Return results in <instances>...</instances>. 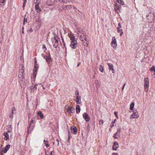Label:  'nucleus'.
I'll return each instance as SVG.
<instances>
[{
    "mask_svg": "<svg viewBox=\"0 0 155 155\" xmlns=\"http://www.w3.org/2000/svg\"><path fill=\"white\" fill-rule=\"evenodd\" d=\"M115 2V4L114 7V10L117 13H119L121 5H124V3L123 0H116Z\"/></svg>",
    "mask_w": 155,
    "mask_h": 155,
    "instance_id": "1",
    "label": "nucleus"
},
{
    "mask_svg": "<svg viewBox=\"0 0 155 155\" xmlns=\"http://www.w3.org/2000/svg\"><path fill=\"white\" fill-rule=\"evenodd\" d=\"M73 36H70V39L71 41L70 46L73 49H75L78 46V43L77 41L75 40V37Z\"/></svg>",
    "mask_w": 155,
    "mask_h": 155,
    "instance_id": "2",
    "label": "nucleus"
},
{
    "mask_svg": "<svg viewBox=\"0 0 155 155\" xmlns=\"http://www.w3.org/2000/svg\"><path fill=\"white\" fill-rule=\"evenodd\" d=\"M149 81L148 78H145L144 79V88L145 92H147L149 90Z\"/></svg>",
    "mask_w": 155,
    "mask_h": 155,
    "instance_id": "3",
    "label": "nucleus"
},
{
    "mask_svg": "<svg viewBox=\"0 0 155 155\" xmlns=\"http://www.w3.org/2000/svg\"><path fill=\"white\" fill-rule=\"evenodd\" d=\"M18 77L20 81H21L22 82L25 83V79L24 78V71L23 70H21V71L20 72Z\"/></svg>",
    "mask_w": 155,
    "mask_h": 155,
    "instance_id": "4",
    "label": "nucleus"
},
{
    "mask_svg": "<svg viewBox=\"0 0 155 155\" xmlns=\"http://www.w3.org/2000/svg\"><path fill=\"white\" fill-rule=\"evenodd\" d=\"M78 34L80 36V39L82 41L85 42L86 41V37L84 33H82L81 34V32L78 31Z\"/></svg>",
    "mask_w": 155,
    "mask_h": 155,
    "instance_id": "5",
    "label": "nucleus"
},
{
    "mask_svg": "<svg viewBox=\"0 0 155 155\" xmlns=\"http://www.w3.org/2000/svg\"><path fill=\"white\" fill-rule=\"evenodd\" d=\"M51 41L54 47L55 48H57L58 45V38L54 36L52 38Z\"/></svg>",
    "mask_w": 155,
    "mask_h": 155,
    "instance_id": "6",
    "label": "nucleus"
},
{
    "mask_svg": "<svg viewBox=\"0 0 155 155\" xmlns=\"http://www.w3.org/2000/svg\"><path fill=\"white\" fill-rule=\"evenodd\" d=\"M139 117V115L138 112L134 111L133 114L131 115L130 117V119H133L134 118H137Z\"/></svg>",
    "mask_w": 155,
    "mask_h": 155,
    "instance_id": "7",
    "label": "nucleus"
},
{
    "mask_svg": "<svg viewBox=\"0 0 155 155\" xmlns=\"http://www.w3.org/2000/svg\"><path fill=\"white\" fill-rule=\"evenodd\" d=\"M111 46L115 49L117 47V43L116 39L114 37L112 38V41L111 43Z\"/></svg>",
    "mask_w": 155,
    "mask_h": 155,
    "instance_id": "8",
    "label": "nucleus"
},
{
    "mask_svg": "<svg viewBox=\"0 0 155 155\" xmlns=\"http://www.w3.org/2000/svg\"><path fill=\"white\" fill-rule=\"evenodd\" d=\"M83 117L86 122H88L90 120V117L88 114L86 113H84L83 114Z\"/></svg>",
    "mask_w": 155,
    "mask_h": 155,
    "instance_id": "9",
    "label": "nucleus"
},
{
    "mask_svg": "<svg viewBox=\"0 0 155 155\" xmlns=\"http://www.w3.org/2000/svg\"><path fill=\"white\" fill-rule=\"evenodd\" d=\"M39 3H35V9L36 12L38 13L41 12V9L39 6Z\"/></svg>",
    "mask_w": 155,
    "mask_h": 155,
    "instance_id": "10",
    "label": "nucleus"
},
{
    "mask_svg": "<svg viewBox=\"0 0 155 155\" xmlns=\"http://www.w3.org/2000/svg\"><path fill=\"white\" fill-rule=\"evenodd\" d=\"M35 67L34 68V74H35V76H36V72L37 70L38 69V64H37L36 62V58H35Z\"/></svg>",
    "mask_w": 155,
    "mask_h": 155,
    "instance_id": "11",
    "label": "nucleus"
},
{
    "mask_svg": "<svg viewBox=\"0 0 155 155\" xmlns=\"http://www.w3.org/2000/svg\"><path fill=\"white\" fill-rule=\"evenodd\" d=\"M65 108L67 110V112L68 114H71L72 113V110H74V109H72V107L68 106H66Z\"/></svg>",
    "mask_w": 155,
    "mask_h": 155,
    "instance_id": "12",
    "label": "nucleus"
},
{
    "mask_svg": "<svg viewBox=\"0 0 155 155\" xmlns=\"http://www.w3.org/2000/svg\"><path fill=\"white\" fill-rule=\"evenodd\" d=\"M118 144L117 142H114V143L113 146V149L114 150H116L118 147Z\"/></svg>",
    "mask_w": 155,
    "mask_h": 155,
    "instance_id": "13",
    "label": "nucleus"
},
{
    "mask_svg": "<svg viewBox=\"0 0 155 155\" xmlns=\"http://www.w3.org/2000/svg\"><path fill=\"white\" fill-rule=\"evenodd\" d=\"M107 64L109 67V69L112 70V72L113 73H114V70L113 68V66L112 64L107 63Z\"/></svg>",
    "mask_w": 155,
    "mask_h": 155,
    "instance_id": "14",
    "label": "nucleus"
},
{
    "mask_svg": "<svg viewBox=\"0 0 155 155\" xmlns=\"http://www.w3.org/2000/svg\"><path fill=\"white\" fill-rule=\"evenodd\" d=\"M71 129L72 130V132L73 134H75L77 133V129L76 128L73 127H71Z\"/></svg>",
    "mask_w": 155,
    "mask_h": 155,
    "instance_id": "15",
    "label": "nucleus"
},
{
    "mask_svg": "<svg viewBox=\"0 0 155 155\" xmlns=\"http://www.w3.org/2000/svg\"><path fill=\"white\" fill-rule=\"evenodd\" d=\"M37 86V84H35L34 87L31 86L30 87L31 91V92H33L35 91L37 89L36 86Z\"/></svg>",
    "mask_w": 155,
    "mask_h": 155,
    "instance_id": "16",
    "label": "nucleus"
},
{
    "mask_svg": "<svg viewBox=\"0 0 155 155\" xmlns=\"http://www.w3.org/2000/svg\"><path fill=\"white\" fill-rule=\"evenodd\" d=\"M10 145L8 144L5 147V148L4 150L3 151V152L4 153H6L7 152V151L9 149L10 147Z\"/></svg>",
    "mask_w": 155,
    "mask_h": 155,
    "instance_id": "17",
    "label": "nucleus"
},
{
    "mask_svg": "<svg viewBox=\"0 0 155 155\" xmlns=\"http://www.w3.org/2000/svg\"><path fill=\"white\" fill-rule=\"evenodd\" d=\"M81 97L76 98L75 100L77 104H80L81 103Z\"/></svg>",
    "mask_w": 155,
    "mask_h": 155,
    "instance_id": "18",
    "label": "nucleus"
},
{
    "mask_svg": "<svg viewBox=\"0 0 155 155\" xmlns=\"http://www.w3.org/2000/svg\"><path fill=\"white\" fill-rule=\"evenodd\" d=\"M114 137L115 138H118L120 137V134L116 132L114 134Z\"/></svg>",
    "mask_w": 155,
    "mask_h": 155,
    "instance_id": "19",
    "label": "nucleus"
},
{
    "mask_svg": "<svg viewBox=\"0 0 155 155\" xmlns=\"http://www.w3.org/2000/svg\"><path fill=\"white\" fill-rule=\"evenodd\" d=\"M4 135L5 136V137L4 138V139L6 140L7 139H8L9 138V135L8 133H7L6 132H4Z\"/></svg>",
    "mask_w": 155,
    "mask_h": 155,
    "instance_id": "20",
    "label": "nucleus"
},
{
    "mask_svg": "<svg viewBox=\"0 0 155 155\" xmlns=\"http://www.w3.org/2000/svg\"><path fill=\"white\" fill-rule=\"evenodd\" d=\"M76 112L77 113H80V107L79 105H77L76 106Z\"/></svg>",
    "mask_w": 155,
    "mask_h": 155,
    "instance_id": "21",
    "label": "nucleus"
},
{
    "mask_svg": "<svg viewBox=\"0 0 155 155\" xmlns=\"http://www.w3.org/2000/svg\"><path fill=\"white\" fill-rule=\"evenodd\" d=\"M38 114L41 119H43L44 118L43 114L41 111H38Z\"/></svg>",
    "mask_w": 155,
    "mask_h": 155,
    "instance_id": "22",
    "label": "nucleus"
},
{
    "mask_svg": "<svg viewBox=\"0 0 155 155\" xmlns=\"http://www.w3.org/2000/svg\"><path fill=\"white\" fill-rule=\"evenodd\" d=\"M117 31L118 32H120V36H122V35L123 34V32L122 31V29H120V28L118 29V28H117Z\"/></svg>",
    "mask_w": 155,
    "mask_h": 155,
    "instance_id": "23",
    "label": "nucleus"
},
{
    "mask_svg": "<svg viewBox=\"0 0 155 155\" xmlns=\"http://www.w3.org/2000/svg\"><path fill=\"white\" fill-rule=\"evenodd\" d=\"M44 143L45 144V146L47 147H49V145L48 144V142L47 140H44Z\"/></svg>",
    "mask_w": 155,
    "mask_h": 155,
    "instance_id": "24",
    "label": "nucleus"
},
{
    "mask_svg": "<svg viewBox=\"0 0 155 155\" xmlns=\"http://www.w3.org/2000/svg\"><path fill=\"white\" fill-rule=\"evenodd\" d=\"M49 56L48 57V58L47 57H45V59L46 61L48 62V63H49L50 62V54H49Z\"/></svg>",
    "mask_w": 155,
    "mask_h": 155,
    "instance_id": "25",
    "label": "nucleus"
},
{
    "mask_svg": "<svg viewBox=\"0 0 155 155\" xmlns=\"http://www.w3.org/2000/svg\"><path fill=\"white\" fill-rule=\"evenodd\" d=\"M149 70L151 71H153L155 73V66H152V67L149 69Z\"/></svg>",
    "mask_w": 155,
    "mask_h": 155,
    "instance_id": "26",
    "label": "nucleus"
},
{
    "mask_svg": "<svg viewBox=\"0 0 155 155\" xmlns=\"http://www.w3.org/2000/svg\"><path fill=\"white\" fill-rule=\"evenodd\" d=\"M134 103H132L131 104L130 106V109L131 110H132L133 109L134 106Z\"/></svg>",
    "mask_w": 155,
    "mask_h": 155,
    "instance_id": "27",
    "label": "nucleus"
},
{
    "mask_svg": "<svg viewBox=\"0 0 155 155\" xmlns=\"http://www.w3.org/2000/svg\"><path fill=\"white\" fill-rule=\"evenodd\" d=\"M66 8L69 10L71 9L72 8V6L71 5L66 6Z\"/></svg>",
    "mask_w": 155,
    "mask_h": 155,
    "instance_id": "28",
    "label": "nucleus"
},
{
    "mask_svg": "<svg viewBox=\"0 0 155 155\" xmlns=\"http://www.w3.org/2000/svg\"><path fill=\"white\" fill-rule=\"evenodd\" d=\"M99 69L100 71L101 72H103L104 71V68L103 66L101 65L100 66Z\"/></svg>",
    "mask_w": 155,
    "mask_h": 155,
    "instance_id": "29",
    "label": "nucleus"
},
{
    "mask_svg": "<svg viewBox=\"0 0 155 155\" xmlns=\"http://www.w3.org/2000/svg\"><path fill=\"white\" fill-rule=\"evenodd\" d=\"M11 111H12L11 113L12 114H13L15 112L14 111H15V108L14 107H13L12 108Z\"/></svg>",
    "mask_w": 155,
    "mask_h": 155,
    "instance_id": "30",
    "label": "nucleus"
},
{
    "mask_svg": "<svg viewBox=\"0 0 155 155\" xmlns=\"http://www.w3.org/2000/svg\"><path fill=\"white\" fill-rule=\"evenodd\" d=\"M114 114H115L116 117L117 119H118V117L117 115V112L116 111H115L114 112Z\"/></svg>",
    "mask_w": 155,
    "mask_h": 155,
    "instance_id": "31",
    "label": "nucleus"
},
{
    "mask_svg": "<svg viewBox=\"0 0 155 155\" xmlns=\"http://www.w3.org/2000/svg\"><path fill=\"white\" fill-rule=\"evenodd\" d=\"M104 123V121H103V120H100L99 121V124H103Z\"/></svg>",
    "mask_w": 155,
    "mask_h": 155,
    "instance_id": "32",
    "label": "nucleus"
},
{
    "mask_svg": "<svg viewBox=\"0 0 155 155\" xmlns=\"http://www.w3.org/2000/svg\"><path fill=\"white\" fill-rule=\"evenodd\" d=\"M27 23V19H26L25 18H24V22L23 23V24L24 25L26 23Z\"/></svg>",
    "mask_w": 155,
    "mask_h": 155,
    "instance_id": "33",
    "label": "nucleus"
},
{
    "mask_svg": "<svg viewBox=\"0 0 155 155\" xmlns=\"http://www.w3.org/2000/svg\"><path fill=\"white\" fill-rule=\"evenodd\" d=\"M42 48L43 49H44V51H45V50H47V49L46 48V47L45 45H43L42 46Z\"/></svg>",
    "mask_w": 155,
    "mask_h": 155,
    "instance_id": "34",
    "label": "nucleus"
},
{
    "mask_svg": "<svg viewBox=\"0 0 155 155\" xmlns=\"http://www.w3.org/2000/svg\"><path fill=\"white\" fill-rule=\"evenodd\" d=\"M58 1L61 2H67V0H58Z\"/></svg>",
    "mask_w": 155,
    "mask_h": 155,
    "instance_id": "35",
    "label": "nucleus"
},
{
    "mask_svg": "<svg viewBox=\"0 0 155 155\" xmlns=\"http://www.w3.org/2000/svg\"><path fill=\"white\" fill-rule=\"evenodd\" d=\"M62 43L63 44V45H64V47L65 48V47H65V44L64 41L63 39L62 38Z\"/></svg>",
    "mask_w": 155,
    "mask_h": 155,
    "instance_id": "36",
    "label": "nucleus"
},
{
    "mask_svg": "<svg viewBox=\"0 0 155 155\" xmlns=\"http://www.w3.org/2000/svg\"><path fill=\"white\" fill-rule=\"evenodd\" d=\"M41 56L44 59H45V58L46 57V56L44 54H41Z\"/></svg>",
    "mask_w": 155,
    "mask_h": 155,
    "instance_id": "37",
    "label": "nucleus"
},
{
    "mask_svg": "<svg viewBox=\"0 0 155 155\" xmlns=\"http://www.w3.org/2000/svg\"><path fill=\"white\" fill-rule=\"evenodd\" d=\"M77 93L76 94V98L80 97L79 96V92L78 91H77Z\"/></svg>",
    "mask_w": 155,
    "mask_h": 155,
    "instance_id": "38",
    "label": "nucleus"
},
{
    "mask_svg": "<svg viewBox=\"0 0 155 155\" xmlns=\"http://www.w3.org/2000/svg\"><path fill=\"white\" fill-rule=\"evenodd\" d=\"M114 122H112L111 123V124L110 125V127L111 128H112L114 126Z\"/></svg>",
    "mask_w": 155,
    "mask_h": 155,
    "instance_id": "39",
    "label": "nucleus"
},
{
    "mask_svg": "<svg viewBox=\"0 0 155 155\" xmlns=\"http://www.w3.org/2000/svg\"><path fill=\"white\" fill-rule=\"evenodd\" d=\"M121 129L120 128L118 129L117 130V132L118 133L120 134V132L121 131Z\"/></svg>",
    "mask_w": 155,
    "mask_h": 155,
    "instance_id": "40",
    "label": "nucleus"
},
{
    "mask_svg": "<svg viewBox=\"0 0 155 155\" xmlns=\"http://www.w3.org/2000/svg\"><path fill=\"white\" fill-rule=\"evenodd\" d=\"M118 27L117 28H118V29L120 28L121 27V26L120 23L118 24Z\"/></svg>",
    "mask_w": 155,
    "mask_h": 155,
    "instance_id": "41",
    "label": "nucleus"
},
{
    "mask_svg": "<svg viewBox=\"0 0 155 155\" xmlns=\"http://www.w3.org/2000/svg\"><path fill=\"white\" fill-rule=\"evenodd\" d=\"M65 56H66L67 55V48H66V47H65Z\"/></svg>",
    "mask_w": 155,
    "mask_h": 155,
    "instance_id": "42",
    "label": "nucleus"
},
{
    "mask_svg": "<svg viewBox=\"0 0 155 155\" xmlns=\"http://www.w3.org/2000/svg\"><path fill=\"white\" fill-rule=\"evenodd\" d=\"M9 117H10V118H13V114H12V113L10 114V115H9Z\"/></svg>",
    "mask_w": 155,
    "mask_h": 155,
    "instance_id": "43",
    "label": "nucleus"
},
{
    "mask_svg": "<svg viewBox=\"0 0 155 155\" xmlns=\"http://www.w3.org/2000/svg\"><path fill=\"white\" fill-rule=\"evenodd\" d=\"M54 152L53 151H51L50 152V155H54Z\"/></svg>",
    "mask_w": 155,
    "mask_h": 155,
    "instance_id": "44",
    "label": "nucleus"
},
{
    "mask_svg": "<svg viewBox=\"0 0 155 155\" xmlns=\"http://www.w3.org/2000/svg\"><path fill=\"white\" fill-rule=\"evenodd\" d=\"M5 0H0V2L1 3H3Z\"/></svg>",
    "mask_w": 155,
    "mask_h": 155,
    "instance_id": "45",
    "label": "nucleus"
},
{
    "mask_svg": "<svg viewBox=\"0 0 155 155\" xmlns=\"http://www.w3.org/2000/svg\"><path fill=\"white\" fill-rule=\"evenodd\" d=\"M76 52H77V53L78 54H80V51H79L78 50H77L76 51Z\"/></svg>",
    "mask_w": 155,
    "mask_h": 155,
    "instance_id": "46",
    "label": "nucleus"
},
{
    "mask_svg": "<svg viewBox=\"0 0 155 155\" xmlns=\"http://www.w3.org/2000/svg\"><path fill=\"white\" fill-rule=\"evenodd\" d=\"M125 85H126V83L124 84V85L123 86V88H122V91H123V90H124V87H125Z\"/></svg>",
    "mask_w": 155,
    "mask_h": 155,
    "instance_id": "47",
    "label": "nucleus"
},
{
    "mask_svg": "<svg viewBox=\"0 0 155 155\" xmlns=\"http://www.w3.org/2000/svg\"><path fill=\"white\" fill-rule=\"evenodd\" d=\"M23 4H25L27 2V0H23Z\"/></svg>",
    "mask_w": 155,
    "mask_h": 155,
    "instance_id": "48",
    "label": "nucleus"
},
{
    "mask_svg": "<svg viewBox=\"0 0 155 155\" xmlns=\"http://www.w3.org/2000/svg\"><path fill=\"white\" fill-rule=\"evenodd\" d=\"M112 155H118V154L117 153H113Z\"/></svg>",
    "mask_w": 155,
    "mask_h": 155,
    "instance_id": "49",
    "label": "nucleus"
},
{
    "mask_svg": "<svg viewBox=\"0 0 155 155\" xmlns=\"http://www.w3.org/2000/svg\"><path fill=\"white\" fill-rule=\"evenodd\" d=\"M34 122V121L33 120H32L31 121V123H33Z\"/></svg>",
    "mask_w": 155,
    "mask_h": 155,
    "instance_id": "50",
    "label": "nucleus"
},
{
    "mask_svg": "<svg viewBox=\"0 0 155 155\" xmlns=\"http://www.w3.org/2000/svg\"><path fill=\"white\" fill-rule=\"evenodd\" d=\"M73 8H74V9H77V8L75 7L74 6H73Z\"/></svg>",
    "mask_w": 155,
    "mask_h": 155,
    "instance_id": "51",
    "label": "nucleus"
},
{
    "mask_svg": "<svg viewBox=\"0 0 155 155\" xmlns=\"http://www.w3.org/2000/svg\"><path fill=\"white\" fill-rule=\"evenodd\" d=\"M25 4H23V8L25 7Z\"/></svg>",
    "mask_w": 155,
    "mask_h": 155,
    "instance_id": "52",
    "label": "nucleus"
},
{
    "mask_svg": "<svg viewBox=\"0 0 155 155\" xmlns=\"http://www.w3.org/2000/svg\"><path fill=\"white\" fill-rule=\"evenodd\" d=\"M42 86L43 87V89H45V87H43V85H42Z\"/></svg>",
    "mask_w": 155,
    "mask_h": 155,
    "instance_id": "53",
    "label": "nucleus"
},
{
    "mask_svg": "<svg viewBox=\"0 0 155 155\" xmlns=\"http://www.w3.org/2000/svg\"><path fill=\"white\" fill-rule=\"evenodd\" d=\"M80 63H78V66H79V65H80Z\"/></svg>",
    "mask_w": 155,
    "mask_h": 155,
    "instance_id": "54",
    "label": "nucleus"
},
{
    "mask_svg": "<svg viewBox=\"0 0 155 155\" xmlns=\"http://www.w3.org/2000/svg\"><path fill=\"white\" fill-rule=\"evenodd\" d=\"M45 155H48V154H47V153H46L45 154Z\"/></svg>",
    "mask_w": 155,
    "mask_h": 155,
    "instance_id": "55",
    "label": "nucleus"
},
{
    "mask_svg": "<svg viewBox=\"0 0 155 155\" xmlns=\"http://www.w3.org/2000/svg\"><path fill=\"white\" fill-rule=\"evenodd\" d=\"M116 121V119H115V120H114V123H115V122Z\"/></svg>",
    "mask_w": 155,
    "mask_h": 155,
    "instance_id": "56",
    "label": "nucleus"
},
{
    "mask_svg": "<svg viewBox=\"0 0 155 155\" xmlns=\"http://www.w3.org/2000/svg\"><path fill=\"white\" fill-rule=\"evenodd\" d=\"M0 155H2V153H0Z\"/></svg>",
    "mask_w": 155,
    "mask_h": 155,
    "instance_id": "57",
    "label": "nucleus"
},
{
    "mask_svg": "<svg viewBox=\"0 0 155 155\" xmlns=\"http://www.w3.org/2000/svg\"><path fill=\"white\" fill-rule=\"evenodd\" d=\"M24 31H22V33H24Z\"/></svg>",
    "mask_w": 155,
    "mask_h": 155,
    "instance_id": "58",
    "label": "nucleus"
},
{
    "mask_svg": "<svg viewBox=\"0 0 155 155\" xmlns=\"http://www.w3.org/2000/svg\"><path fill=\"white\" fill-rule=\"evenodd\" d=\"M22 29H23H23H24V28H23V27H22Z\"/></svg>",
    "mask_w": 155,
    "mask_h": 155,
    "instance_id": "59",
    "label": "nucleus"
}]
</instances>
